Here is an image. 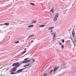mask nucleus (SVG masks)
Wrapping results in <instances>:
<instances>
[{"label":"nucleus","mask_w":76,"mask_h":76,"mask_svg":"<svg viewBox=\"0 0 76 76\" xmlns=\"http://www.w3.org/2000/svg\"><path fill=\"white\" fill-rule=\"evenodd\" d=\"M61 48H64V45H63L61 46Z\"/></svg>","instance_id":"nucleus-26"},{"label":"nucleus","mask_w":76,"mask_h":76,"mask_svg":"<svg viewBox=\"0 0 76 76\" xmlns=\"http://www.w3.org/2000/svg\"><path fill=\"white\" fill-rule=\"evenodd\" d=\"M37 22V20H33L32 22H31V23H35Z\"/></svg>","instance_id":"nucleus-10"},{"label":"nucleus","mask_w":76,"mask_h":76,"mask_svg":"<svg viewBox=\"0 0 76 76\" xmlns=\"http://www.w3.org/2000/svg\"><path fill=\"white\" fill-rule=\"evenodd\" d=\"M59 15V14L58 13H57L55 15L53 20L54 22H56V21H57V19H58V18Z\"/></svg>","instance_id":"nucleus-2"},{"label":"nucleus","mask_w":76,"mask_h":76,"mask_svg":"<svg viewBox=\"0 0 76 76\" xmlns=\"http://www.w3.org/2000/svg\"><path fill=\"white\" fill-rule=\"evenodd\" d=\"M71 39L72 40V41H73V44L74 46H75V42H74V41H73V38H71Z\"/></svg>","instance_id":"nucleus-16"},{"label":"nucleus","mask_w":76,"mask_h":76,"mask_svg":"<svg viewBox=\"0 0 76 76\" xmlns=\"http://www.w3.org/2000/svg\"><path fill=\"white\" fill-rule=\"evenodd\" d=\"M17 73H16V72H15V73L12 72L10 73V74L11 75H15V74H17Z\"/></svg>","instance_id":"nucleus-15"},{"label":"nucleus","mask_w":76,"mask_h":76,"mask_svg":"<svg viewBox=\"0 0 76 76\" xmlns=\"http://www.w3.org/2000/svg\"><path fill=\"white\" fill-rule=\"evenodd\" d=\"M29 65H30V64H27L25 65H24L23 66L24 67H26V66H29Z\"/></svg>","instance_id":"nucleus-13"},{"label":"nucleus","mask_w":76,"mask_h":76,"mask_svg":"<svg viewBox=\"0 0 76 76\" xmlns=\"http://www.w3.org/2000/svg\"><path fill=\"white\" fill-rule=\"evenodd\" d=\"M64 68H65V67H64Z\"/></svg>","instance_id":"nucleus-38"},{"label":"nucleus","mask_w":76,"mask_h":76,"mask_svg":"<svg viewBox=\"0 0 76 76\" xmlns=\"http://www.w3.org/2000/svg\"><path fill=\"white\" fill-rule=\"evenodd\" d=\"M31 59L32 60L33 63H34V62H35V59H33L32 58H31Z\"/></svg>","instance_id":"nucleus-18"},{"label":"nucleus","mask_w":76,"mask_h":76,"mask_svg":"<svg viewBox=\"0 0 76 76\" xmlns=\"http://www.w3.org/2000/svg\"><path fill=\"white\" fill-rule=\"evenodd\" d=\"M53 72V69H52V70H51L50 71V74H51V73H52V72Z\"/></svg>","instance_id":"nucleus-23"},{"label":"nucleus","mask_w":76,"mask_h":76,"mask_svg":"<svg viewBox=\"0 0 76 76\" xmlns=\"http://www.w3.org/2000/svg\"><path fill=\"white\" fill-rule=\"evenodd\" d=\"M4 25H5L7 26V25H9V24L8 23H4Z\"/></svg>","instance_id":"nucleus-20"},{"label":"nucleus","mask_w":76,"mask_h":76,"mask_svg":"<svg viewBox=\"0 0 76 76\" xmlns=\"http://www.w3.org/2000/svg\"><path fill=\"white\" fill-rule=\"evenodd\" d=\"M74 42H75V43H76V39H74Z\"/></svg>","instance_id":"nucleus-25"},{"label":"nucleus","mask_w":76,"mask_h":76,"mask_svg":"<svg viewBox=\"0 0 76 76\" xmlns=\"http://www.w3.org/2000/svg\"><path fill=\"white\" fill-rule=\"evenodd\" d=\"M34 42V41L32 40L31 41V43H32V42Z\"/></svg>","instance_id":"nucleus-30"},{"label":"nucleus","mask_w":76,"mask_h":76,"mask_svg":"<svg viewBox=\"0 0 76 76\" xmlns=\"http://www.w3.org/2000/svg\"><path fill=\"white\" fill-rule=\"evenodd\" d=\"M8 69H9V68H8L6 69V71H7V70H8Z\"/></svg>","instance_id":"nucleus-35"},{"label":"nucleus","mask_w":76,"mask_h":76,"mask_svg":"<svg viewBox=\"0 0 76 76\" xmlns=\"http://www.w3.org/2000/svg\"><path fill=\"white\" fill-rule=\"evenodd\" d=\"M59 45H62V43H61L60 42L59 43Z\"/></svg>","instance_id":"nucleus-32"},{"label":"nucleus","mask_w":76,"mask_h":76,"mask_svg":"<svg viewBox=\"0 0 76 76\" xmlns=\"http://www.w3.org/2000/svg\"><path fill=\"white\" fill-rule=\"evenodd\" d=\"M50 12L51 13H54V8H52L50 10Z\"/></svg>","instance_id":"nucleus-9"},{"label":"nucleus","mask_w":76,"mask_h":76,"mask_svg":"<svg viewBox=\"0 0 76 76\" xmlns=\"http://www.w3.org/2000/svg\"><path fill=\"white\" fill-rule=\"evenodd\" d=\"M26 69V68H24V69H18L17 70V71H15V72L17 73H21L22 70L24 69Z\"/></svg>","instance_id":"nucleus-4"},{"label":"nucleus","mask_w":76,"mask_h":76,"mask_svg":"<svg viewBox=\"0 0 76 76\" xmlns=\"http://www.w3.org/2000/svg\"><path fill=\"white\" fill-rule=\"evenodd\" d=\"M44 26H45V25H41L40 26V27H44Z\"/></svg>","instance_id":"nucleus-17"},{"label":"nucleus","mask_w":76,"mask_h":76,"mask_svg":"<svg viewBox=\"0 0 76 76\" xmlns=\"http://www.w3.org/2000/svg\"><path fill=\"white\" fill-rule=\"evenodd\" d=\"M58 68H59V66H58V67H57V68L55 67L54 69V70L53 71V73H56V71H57V69H58Z\"/></svg>","instance_id":"nucleus-7"},{"label":"nucleus","mask_w":76,"mask_h":76,"mask_svg":"<svg viewBox=\"0 0 76 76\" xmlns=\"http://www.w3.org/2000/svg\"><path fill=\"white\" fill-rule=\"evenodd\" d=\"M34 36V34L32 35H30L29 37H28V38H31V37H33Z\"/></svg>","instance_id":"nucleus-12"},{"label":"nucleus","mask_w":76,"mask_h":76,"mask_svg":"<svg viewBox=\"0 0 76 76\" xmlns=\"http://www.w3.org/2000/svg\"><path fill=\"white\" fill-rule=\"evenodd\" d=\"M55 40H56V38H53V41H55Z\"/></svg>","instance_id":"nucleus-31"},{"label":"nucleus","mask_w":76,"mask_h":76,"mask_svg":"<svg viewBox=\"0 0 76 76\" xmlns=\"http://www.w3.org/2000/svg\"><path fill=\"white\" fill-rule=\"evenodd\" d=\"M19 65L14 66L13 65V64L12 65V66H15V67H14L13 68L11 69V72H15V71L16 70V68H18V67H19Z\"/></svg>","instance_id":"nucleus-1"},{"label":"nucleus","mask_w":76,"mask_h":76,"mask_svg":"<svg viewBox=\"0 0 76 76\" xmlns=\"http://www.w3.org/2000/svg\"><path fill=\"white\" fill-rule=\"evenodd\" d=\"M19 41H18L17 42H14V44H18V43H19Z\"/></svg>","instance_id":"nucleus-22"},{"label":"nucleus","mask_w":76,"mask_h":76,"mask_svg":"<svg viewBox=\"0 0 76 76\" xmlns=\"http://www.w3.org/2000/svg\"><path fill=\"white\" fill-rule=\"evenodd\" d=\"M24 50H26V48H25L24 49Z\"/></svg>","instance_id":"nucleus-34"},{"label":"nucleus","mask_w":76,"mask_h":76,"mask_svg":"<svg viewBox=\"0 0 76 76\" xmlns=\"http://www.w3.org/2000/svg\"><path fill=\"white\" fill-rule=\"evenodd\" d=\"M75 30H74V29H73L72 31V35L73 38H74V37H75Z\"/></svg>","instance_id":"nucleus-8"},{"label":"nucleus","mask_w":76,"mask_h":76,"mask_svg":"<svg viewBox=\"0 0 76 76\" xmlns=\"http://www.w3.org/2000/svg\"><path fill=\"white\" fill-rule=\"evenodd\" d=\"M28 59H29V58H26V59H24V60H25H25H28Z\"/></svg>","instance_id":"nucleus-27"},{"label":"nucleus","mask_w":76,"mask_h":76,"mask_svg":"<svg viewBox=\"0 0 76 76\" xmlns=\"http://www.w3.org/2000/svg\"><path fill=\"white\" fill-rule=\"evenodd\" d=\"M22 63H23L22 62L20 61L18 62H16L13 64V66H18V65H19V66L21 64H22Z\"/></svg>","instance_id":"nucleus-3"},{"label":"nucleus","mask_w":76,"mask_h":76,"mask_svg":"<svg viewBox=\"0 0 76 76\" xmlns=\"http://www.w3.org/2000/svg\"><path fill=\"white\" fill-rule=\"evenodd\" d=\"M31 61V60H28L27 61H22V63H29Z\"/></svg>","instance_id":"nucleus-6"},{"label":"nucleus","mask_w":76,"mask_h":76,"mask_svg":"<svg viewBox=\"0 0 76 76\" xmlns=\"http://www.w3.org/2000/svg\"><path fill=\"white\" fill-rule=\"evenodd\" d=\"M30 4H31L32 6H35V4L33 3H30Z\"/></svg>","instance_id":"nucleus-24"},{"label":"nucleus","mask_w":76,"mask_h":76,"mask_svg":"<svg viewBox=\"0 0 76 76\" xmlns=\"http://www.w3.org/2000/svg\"><path fill=\"white\" fill-rule=\"evenodd\" d=\"M54 27H50L48 28V29L49 30H51V29H54Z\"/></svg>","instance_id":"nucleus-11"},{"label":"nucleus","mask_w":76,"mask_h":76,"mask_svg":"<svg viewBox=\"0 0 76 76\" xmlns=\"http://www.w3.org/2000/svg\"><path fill=\"white\" fill-rule=\"evenodd\" d=\"M53 32V30H51V31H50V33H51V32Z\"/></svg>","instance_id":"nucleus-29"},{"label":"nucleus","mask_w":76,"mask_h":76,"mask_svg":"<svg viewBox=\"0 0 76 76\" xmlns=\"http://www.w3.org/2000/svg\"><path fill=\"white\" fill-rule=\"evenodd\" d=\"M21 23H22L21 22L20 23V24H21Z\"/></svg>","instance_id":"nucleus-37"},{"label":"nucleus","mask_w":76,"mask_h":76,"mask_svg":"<svg viewBox=\"0 0 76 76\" xmlns=\"http://www.w3.org/2000/svg\"><path fill=\"white\" fill-rule=\"evenodd\" d=\"M61 41L63 43H64V39H62Z\"/></svg>","instance_id":"nucleus-21"},{"label":"nucleus","mask_w":76,"mask_h":76,"mask_svg":"<svg viewBox=\"0 0 76 76\" xmlns=\"http://www.w3.org/2000/svg\"><path fill=\"white\" fill-rule=\"evenodd\" d=\"M10 29H12V28H9Z\"/></svg>","instance_id":"nucleus-33"},{"label":"nucleus","mask_w":76,"mask_h":76,"mask_svg":"<svg viewBox=\"0 0 76 76\" xmlns=\"http://www.w3.org/2000/svg\"><path fill=\"white\" fill-rule=\"evenodd\" d=\"M18 60H19V59H17V60H16V61H18Z\"/></svg>","instance_id":"nucleus-36"},{"label":"nucleus","mask_w":76,"mask_h":76,"mask_svg":"<svg viewBox=\"0 0 76 76\" xmlns=\"http://www.w3.org/2000/svg\"><path fill=\"white\" fill-rule=\"evenodd\" d=\"M26 51L25 50V51H24L23 53H22V55H23V54H25V53H26Z\"/></svg>","instance_id":"nucleus-19"},{"label":"nucleus","mask_w":76,"mask_h":76,"mask_svg":"<svg viewBox=\"0 0 76 76\" xmlns=\"http://www.w3.org/2000/svg\"><path fill=\"white\" fill-rule=\"evenodd\" d=\"M47 76V74H45L43 76Z\"/></svg>","instance_id":"nucleus-28"},{"label":"nucleus","mask_w":76,"mask_h":76,"mask_svg":"<svg viewBox=\"0 0 76 76\" xmlns=\"http://www.w3.org/2000/svg\"><path fill=\"white\" fill-rule=\"evenodd\" d=\"M53 38H56V32H53L51 34L52 35H53Z\"/></svg>","instance_id":"nucleus-5"},{"label":"nucleus","mask_w":76,"mask_h":76,"mask_svg":"<svg viewBox=\"0 0 76 76\" xmlns=\"http://www.w3.org/2000/svg\"><path fill=\"white\" fill-rule=\"evenodd\" d=\"M34 25H30L28 26V28H31V27H33Z\"/></svg>","instance_id":"nucleus-14"}]
</instances>
